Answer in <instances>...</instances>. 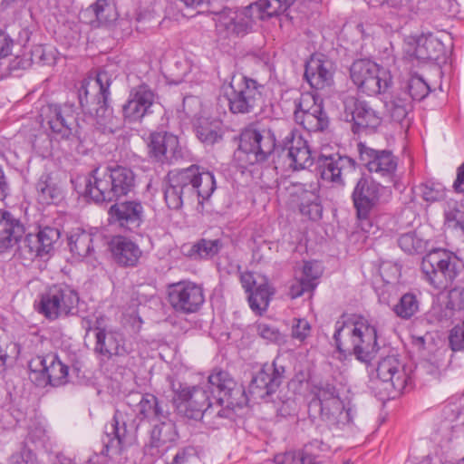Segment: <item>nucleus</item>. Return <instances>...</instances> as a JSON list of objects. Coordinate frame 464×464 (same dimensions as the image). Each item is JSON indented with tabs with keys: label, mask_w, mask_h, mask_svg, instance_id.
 Wrapping results in <instances>:
<instances>
[{
	"label": "nucleus",
	"mask_w": 464,
	"mask_h": 464,
	"mask_svg": "<svg viewBox=\"0 0 464 464\" xmlns=\"http://www.w3.org/2000/svg\"><path fill=\"white\" fill-rule=\"evenodd\" d=\"M137 413L142 419L158 420L167 419V414L160 405L158 398L151 393L140 396L137 404Z\"/></svg>",
	"instance_id": "obj_41"
},
{
	"label": "nucleus",
	"mask_w": 464,
	"mask_h": 464,
	"mask_svg": "<svg viewBox=\"0 0 464 464\" xmlns=\"http://www.w3.org/2000/svg\"><path fill=\"white\" fill-rule=\"evenodd\" d=\"M394 314L401 319H410L419 311V301L412 293L404 294L392 308Z\"/></svg>",
	"instance_id": "obj_46"
},
{
	"label": "nucleus",
	"mask_w": 464,
	"mask_h": 464,
	"mask_svg": "<svg viewBox=\"0 0 464 464\" xmlns=\"http://www.w3.org/2000/svg\"><path fill=\"white\" fill-rule=\"evenodd\" d=\"M258 335L267 342L281 345L285 343V335L275 325L260 322L256 324Z\"/></svg>",
	"instance_id": "obj_50"
},
{
	"label": "nucleus",
	"mask_w": 464,
	"mask_h": 464,
	"mask_svg": "<svg viewBox=\"0 0 464 464\" xmlns=\"http://www.w3.org/2000/svg\"><path fill=\"white\" fill-rule=\"evenodd\" d=\"M452 187L455 192L464 193V162L457 169V177Z\"/></svg>",
	"instance_id": "obj_64"
},
{
	"label": "nucleus",
	"mask_w": 464,
	"mask_h": 464,
	"mask_svg": "<svg viewBox=\"0 0 464 464\" xmlns=\"http://www.w3.org/2000/svg\"><path fill=\"white\" fill-rule=\"evenodd\" d=\"M175 68L177 72H173V82L175 84H179L186 80V77L191 70V65L187 60L177 61L175 63Z\"/></svg>",
	"instance_id": "obj_60"
},
{
	"label": "nucleus",
	"mask_w": 464,
	"mask_h": 464,
	"mask_svg": "<svg viewBox=\"0 0 464 464\" xmlns=\"http://www.w3.org/2000/svg\"><path fill=\"white\" fill-rule=\"evenodd\" d=\"M253 7L255 4L244 8L224 7L219 11L211 10L218 34L227 38L247 34L253 23Z\"/></svg>",
	"instance_id": "obj_15"
},
{
	"label": "nucleus",
	"mask_w": 464,
	"mask_h": 464,
	"mask_svg": "<svg viewBox=\"0 0 464 464\" xmlns=\"http://www.w3.org/2000/svg\"><path fill=\"white\" fill-rule=\"evenodd\" d=\"M170 385L174 392L173 404L178 412L188 419L198 420L210 400L209 392L203 386H189L174 381Z\"/></svg>",
	"instance_id": "obj_11"
},
{
	"label": "nucleus",
	"mask_w": 464,
	"mask_h": 464,
	"mask_svg": "<svg viewBox=\"0 0 464 464\" xmlns=\"http://www.w3.org/2000/svg\"><path fill=\"white\" fill-rule=\"evenodd\" d=\"M420 197L427 203L440 201L446 197V188L440 182L428 180L417 187Z\"/></svg>",
	"instance_id": "obj_45"
},
{
	"label": "nucleus",
	"mask_w": 464,
	"mask_h": 464,
	"mask_svg": "<svg viewBox=\"0 0 464 464\" xmlns=\"http://www.w3.org/2000/svg\"><path fill=\"white\" fill-rule=\"evenodd\" d=\"M208 382L217 389L221 401H228L230 404L239 406H245L247 403L244 385L237 382L227 371L213 370L208 378Z\"/></svg>",
	"instance_id": "obj_22"
},
{
	"label": "nucleus",
	"mask_w": 464,
	"mask_h": 464,
	"mask_svg": "<svg viewBox=\"0 0 464 464\" xmlns=\"http://www.w3.org/2000/svg\"><path fill=\"white\" fill-rule=\"evenodd\" d=\"M13 40L4 32L0 31V59L7 57L12 51Z\"/></svg>",
	"instance_id": "obj_62"
},
{
	"label": "nucleus",
	"mask_w": 464,
	"mask_h": 464,
	"mask_svg": "<svg viewBox=\"0 0 464 464\" xmlns=\"http://www.w3.org/2000/svg\"><path fill=\"white\" fill-rule=\"evenodd\" d=\"M168 295L171 307L185 314L198 312L205 302L203 287L191 281H179L170 285Z\"/></svg>",
	"instance_id": "obj_17"
},
{
	"label": "nucleus",
	"mask_w": 464,
	"mask_h": 464,
	"mask_svg": "<svg viewBox=\"0 0 464 464\" xmlns=\"http://www.w3.org/2000/svg\"><path fill=\"white\" fill-rule=\"evenodd\" d=\"M316 286V283L300 279L292 284L289 290L291 298L295 299L302 296L305 292L313 291Z\"/></svg>",
	"instance_id": "obj_56"
},
{
	"label": "nucleus",
	"mask_w": 464,
	"mask_h": 464,
	"mask_svg": "<svg viewBox=\"0 0 464 464\" xmlns=\"http://www.w3.org/2000/svg\"><path fill=\"white\" fill-rule=\"evenodd\" d=\"M222 244L219 239H199L195 243H188L181 246V253L192 259H208L216 256L221 249Z\"/></svg>",
	"instance_id": "obj_35"
},
{
	"label": "nucleus",
	"mask_w": 464,
	"mask_h": 464,
	"mask_svg": "<svg viewBox=\"0 0 464 464\" xmlns=\"http://www.w3.org/2000/svg\"><path fill=\"white\" fill-rule=\"evenodd\" d=\"M79 301L78 292L71 285L53 284L38 295L34 306L45 319L55 321L77 314Z\"/></svg>",
	"instance_id": "obj_6"
},
{
	"label": "nucleus",
	"mask_w": 464,
	"mask_h": 464,
	"mask_svg": "<svg viewBox=\"0 0 464 464\" xmlns=\"http://www.w3.org/2000/svg\"><path fill=\"white\" fill-rule=\"evenodd\" d=\"M334 339L341 353L353 352L356 359L371 362L379 351L376 326L364 317L342 319L335 323Z\"/></svg>",
	"instance_id": "obj_4"
},
{
	"label": "nucleus",
	"mask_w": 464,
	"mask_h": 464,
	"mask_svg": "<svg viewBox=\"0 0 464 464\" xmlns=\"http://www.w3.org/2000/svg\"><path fill=\"white\" fill-rule=\"evenodd\" d=\"M217 188L212 172L197 165L171 170L164 180V198L170 209H179L184 202L197 199L199 204L210 198Z\"/></svg>",
	"instance_id": "obj_2"
},
{
	"label": "nucleus",
	"mask_w": 464,
	"mask_h": 464,
	"mask_svg": "<svg viewBox=\"0 0 464 464\" xmlns=\"http://www.w3.org/2000/svg\"><path fill=\"white\" fill-rule=\"evenodd\" d=\"M294 117L297 124L309 132L323 131L329 126V119L322 102L310 93H302L295 100Z\"/></svg>",
	"instance_id": "obj_16"
},
{
	"label": "nucleus",
	"mask_w": 464,
	"mask_h": 464,
	"mask_svg": "<svg viewBox=\"0 0 464 464\" xmlns=\"http://www.w3.org/2000/svg\"><path fill=\"white\" fill-rule=\"evenodd\" d=\"M109 216L113 223L133 231L142 224L144 209L140 201L126 200L113 204L109 209Z\"/></svg>",
	"instance_id": "obj_27"
},
{
	"label": "nucleus",
	"mask_w": 464,
	"mask_h": 464,
	"mask_svg": "<svg viewBox=\"0 0 464 464\" xmlns=\"http://www.w3.org/2000/svg\"><path fill=\"white\" fill-rule=\"evenodd\" d=\"M43 121L48 126L51 136L58 140L80 137V126L74 105L49 104L44 111Z\"/></svg>",
	"instance_id": "obj_9"
},
{
	"label": "nucleus",
	"mask_w": 464,
	"mask_h": 464,
	"mask_svg": "<svg viewBox=\"0 0 464 464\" xmlns=\"http://www.w3.org/2000/svg\"><path fill=\"white\" fill-rule=\"evenodd\" d=\"M101 237L86 231L72 234L69 238L71 252L79 258L95 266L98 260L95 251V243Z\"/></svg>",
	"instance_id": "obj_32"
},
{
	"label": "nucleus",
	"mask_w": 464,
	"mask_h": 464,
	"mask_svg": "<svg viewBox=\"0 0 464 464\" xmlns=\"http://www.w3.org/2000/svg\"><path fill=\"white\" fill-rule=\"evenodd\" d=\"M318 164L322 179L336 187L344 186L346 176L355 169L354 160L339 154L322 156Z\"/></svg>",
	"instance_id": "obj_24"
},
{
	"label": "nucleus",
	"mask_w": 464,
	"mask_h": 464,
	"mask_svg": "<svg viewBox=\"0 0 464 464\" xmlns=\"http://www.w3.org/2000/svg\"><path fill=\"white\" fill-rule=\"evenodd\" d=\"M24 226L11 212L0 209V249L15 245L24 234Z\"/></svg>",
	"instance_id": "obj_34"
},
{
	"label": "nucleus",
	"mask_w": 464,
	"mask_h": 464,
	"mask_svg": "<svg viewBox=\"0 0 464 464\" xmlns=\"http://www.w3.org/2000/svg\"><path fill=\"white\" fill-rule=\"evenodd\" d=\"M272 295L273 292L266 283L256 285L248 294V303L250 308L255 312L266 310Z\"/></svg>",
	"instance_id": "obj_43"
},
{
	"label": "nucleus",
	"mask_w": 464,
	"mask_h": 464,
	"mask_svg": "<svg viewBox=\"0 0 464 464\" xmlns=\"http://www.w3.org/2000/svg\"><path fill=\"white\" fill-rule=\"evenodd\" d=\"M350 76L357 89L368 96L384 94L393 84L389 69L367 59L354 61Z\"/></svg>",
	"instance_id": "obj_8"
},
{
	"label": "nucleus",
	"mask_w": 464,
	"mask_h": 464,
	"mask_svg": "<svg viewBox=\"0 0 464 464\" xmlns=\"http://www.w3.org/2000/svg\"><path fill=\"white\" fill-rule=\"evenodd\" d=\"M159 424H155L150 431V441L152 443L165 444L172 440V424L167 423L163 420Z\"/></svg>",
	"instance_id": "obj_51"
},
{
	"label": "nucleus",
	"mask_w": 464,
	"mask_h": 464,
	"mask_svg": "<svg viewBox=\"0 0 464 464\" xmlns=\"http://www.w3.org/2000/svg\"><path fill=\"white\" fill-rule=\"evenodd\" d=\"M109 248L116 263L121 266H135L141 256L139 246L122 236L113 237L109 242Z\"/></svg>",
	"instance_id": "obj_31"
},
{
	"label": "nucleus",
	"mask_w": 464,
	"mask_h": 464,
	"mask_svg": "<svg viewBox=\"0 0 464 464\" xmlns=\"http://www.w3.org/2000/svg\"><path fill=\"white\" fill-rule=\"evenodd\" d=\"M30 378L37 386H61L68 381L69 368L55 353L38 355L29 362Z\"/></svg>",
	"instance_id": "obj_13"
},
{
	"label": "nucleus",
	"mask_w": 464,
	"mask_h": 464,
	"mask_svg": "<svg viewBox=\"0 0 464 464\" xmlns=\"http://www.w3.org/2000/svg\"><path fill=\"white\" fill-rule=\"evenodd\" d=\"M136 425L128 414L116 411L109 427H106V440H103L102 455L111 459L121 455L123 450L131 445L135 440Z\"/></svg>",
	"instance_id": "obj_12"
},
{
	"label": "nucleus",
	"mask_w": 464,
	"mask_h": 464,
	"mask_svg": "<svg viewBox=\"0 0 464 464\" xmlns=\"http://www.w3.org/2000/svg\"><path fill=\"white\" fill-rule=\"evenodd\" d=\"M216 401L214 403L208 401V406L203 409V415L198 417V420H201L206 426L211 429H218V422L216 421Z\"/></svg>",
	"instance_id": "obj_59"
},
{
	"label": "nucleus",
	"mask_w": 464,
	"mask_h": 464,
	"mask_svg": "<svg viewBox=\"0 0 464 464\" xmlns=\"http://www.w3.org/2000/svg\"><path fill=\"white\" fill-rule=\"evenodd\" d=\"M381 187L378 183L362 177L356 183L352 198L359 219H367L380 198Z\"/></svg>",
	"instance_id": "obj_25"
},
{
	"label": "nucleus",
	"mask_w": 464,
	"mask_h": 464,
	"mask_svg": "<svg viewBox=\"0 0 464 464\" xmlns=\"http://www.w3.org/2000/svg\"><path fill=\"white\" fill-rule=\"evenodd\" d=\"M317 442L306 444L300 450H290L275 457V464H319Z\"/></svg>",
	"instance_id": "obj_38"
},
{
	"label": "nucleus",
	"mask_w": 464,
	"mask_h": 464,
	"mask_svg": "<svg viewBox=\"0 0 464 464\" xmlns=\"http://www.w3.org/2000/svg\"><path fill=\"white\" fill-rule=\"evenodd\" d=\"M346 114H351L352 121L359 128L377 129L382 121V114L369 102L347 98L344 102Z\"/></svg>",
	"instance_id": "obj_28"
},
{
	"label": "nucleus",
	"mask_w": 464,
	"mask_h": 464,
	"mask_svg": "<svg viewBox=\"0 0 464 464\" xmlns=\"http://www.w3.org/2000/svg\"><path fill=\"white\" fill-rule=\"evenodd\" d=\"M93 331L95 333L94 353L101 362L130 353L131 348L127 345L124 335L120 331L108 330L101 326H94Z\"/></svg>",
	"instance_id": "obj_20"
},
{
	"label": "nucleus",
	"mask_w": 464,
	"mask_h": 464,
	"mask_svg": "<svg viewBox=\"0 0 464 464\" xmlns=\"http://www.w3.org/2000/svg\"><path fill=\"white\" fill-rule=\"evenodd\" d=\"M279 125L285 127L287 134L283 140V150H286L289 167L294 170L305 169L314 164V157L308 142L285 121H274L270 125L252 124L241 134V144L237 159L243 168L266 162L276 147L277 136H281Z\"/></svg>",
	"instance_id": "obj_1"
},
{
	"label": "nucleus",
	"mask_w": 464,
	"mask_h": 464,
	"mask_svg": "<svg viewBox=\"0 0 464 464\" xmlns=\"http://www.w3.org/2000/svg\"><path fill=\"white\" fill-rule=\"evenodd\" d=\"M37 199L42 204H58L63 198L62 188L49 173H43L36 182Z\"/></svg>",
	"instance_id": "obj_37"
},
{
	"label": "nucleus",
	"mask_w": 464,
	"mask_h": 464,
	"mask_svg": "<svg viewBox=\"0 0 464 464\" xmlns=\"http://www.w3.org/2000/svg\"><path fill=\"white\" fill-rule=\"evenodd\" d=\"M448 306L452 310H464V287L457 286L450 291Z\"/></svg>",
	"instance_id": "obj_58"
},
{
	"label": "nucleus",
	"mask_w": 464,
	"mask_h": 464,
	"mask_svg": "<svg viewBox=\"0 0 464 464\" xmlns=\"http://www.w3.org/2000/svg\"><path fill=\"white\" fill-rule=\"evenodd\" d=\"M311 325L304 318H294L291 326V336L293 339L304 343L311 334Z\"/></svg>",
	"instance_id": "obj_53"
},
{
	"label": "nucleus",
	"mask_w": 464,
	"mask_h": 464,
	"mask_svg": "<svg viewBox=\"0 0 464 464\" xmlns=\"http://www.w3.org/2000/svg\"><path fill=\"white\" fill-rule=\"evenodd\" d=\"M243 406L232 405L228 401H221L220 398L216 401V421L218 422V428L224 424L226 420H232L235 416V409Z\"/></svg>",
	"instance_id": "obj_52"
},
{
	"label": "nucleus",
	"mask_w": 464,
	"mask_h": 464,
	"mask_svg": "<svg viewBox=\"0 0 464 464\" xmlns=\"http://www.w3.org/2000/svg\"><path fill=\"white\" fill-rule=\"evenodd\" d=\"M240 283L247 294L256 286L254 275L250 272H243L240 274Z\"/></svg>",
	"instance_id": "obj_63"
},
{
	"label": "nucleus",
	"mask_w": 464,
	"mask_h": 464,
	"mask_svg": "<svg viewBox=\"0 0 464 464\" xmlns=\"http://www.w3.org/2000/svg\"><path fill=\"white\" fill-rule=\"evenodd\" d=\"M148 143L149 156L160 164H172L182 157L177 136L168 132H153Z\"/></svg>",
	"instance_id": "obj_23"
},
{
	"label": "nucleus",
	"mask_w": 464,
	"mask_h": 464,
	"mask_svg": "<svg viewBox=\"0 0 464 464\" xmlns=\"http://www.w3.org/2000/svg\"><path fill=\"white\" fill-rule=\"evenodd\" d=\"M111 7L107 0H97L86 9L84 14L94 16L95 20L91 19L90 24L92 26H100L111 20Z\"/></svg>",
	"instance_id": "obj_48"
},
{
	"label": "nucleus",
	"mask_w": 464,
	"mask_h": 464,
	"mask_svg": "<svg viewBox=\"0 0 464 464\" xmlns=\"http://www.w3.org/2000/svg\"><path fill=\"white\" fill-rule=\"evenodd\" d=\"M111 77L106 71H100L92 79H84L78 89V99L82 109L92 119V125L102 134H113L119 129L108 105Z\"/></svg>",
	"instance_id": "obj_3"
},
{
	"label": "nucleus",
	"mask_w": 464,
	"mask_h": 464,
	"mask_svg": "<svg viewBox=\"0 0 464 464\" xmlns=\"http://www.w3.org/2000/svg\"><path fill=\"white\" fill-rule=\"evenodd\" d=\"M334 72L331 61L313 55L305 64L304 76L312 88L324 90L334 84Z\"/></svg>",
	"instance_id": "obj_29"
},
{
	"label": "nucleus",
	"mask_w": 464,
	"mask_h": 464,
	"mask_svg": "<svg viewBox=\"0 0 464 464\" xmlns=\"http://www.w3.org/2000/svg\"><path fill=\"white\" fill-rule=\"evenodd\" d=\"M360 160L369 172L383 179L386 182L400 189L397 175L398 158L389 150H374L360 142L357 145Z\"/></svg>",
	"instance_id": "obj_10"
},
{
	"label": "nucleus",
	"mask_w": 464,
	"mask_h": 464,
	"mask_svg": "<svg viewBox=\"0 0 464 464\" xmlns=\"http://www.w3.org/2000/svg\"><path fill=\"white\" fill-rule=\"evenodd\" d=\"M316 390V400L311 404L319 406L324 420L332 424H346L353 421V410L345 409L334 384H321Z\"/></svg>",
	"instance_id": "obj_14"
},
{
	"label": "nucleus",
	"mask_w": 464,
	"mask_h": 464,
	"mask_svg": "<svg viewBox=\"0 0 464 464\" xmlns=\"http://www.w3.org/2000/svg\"><path fill=\"white\" fill-rule=\"evenodd\" d=\"M265 86L244 75L233 76L231 82L222 88L219 102H227L233 114H247L260 109L263 104Z\"/></svg>",
	"instance_id": "obj_7"
},
{
	"label": "nucleus",
	"mask_w": 464,
	"mask_h": 464,
	"mask_svg": "<svg viewBox=\"0 0 464 464\" xmlns=\"http://www.w3.org/2000/svg\"><path fill=\"white\" fill-rule=\"evenodd\" d=\"M296 0H258L255 7L260 11V18L273 17L285 12Z\"/></svg>",
	"instance_id": "obj_44"
},
{
	"label": "nucleus",
	"mask_w": 464,
	"mask_h": 464,
	"mask_svg": "<svg viewBox=\"0 0 464 464\" xmlns=\"http://www.w3.org/2000/svg\"><path fill=\"white\" fill-rule=\"evenodd\" d=\"M200 461L199 451L192 446L179 450L173 458L172 464H194Z\"/></svg>",
	"instance_id": "obj_54"
},
{
	"label": "nucleus",
	"mask_w": 464,
	"mask_h": 464,
	"mask_svg": "<svg viewBox=\"0 0 464 464\" xmlns=\"http://www.w3.org/2000/svg\"><path fill=\"white\" fill-rule=\"evenodd\" d=\"M428 240L418 237L416 232L402 234L398 238L399 246L408 254L422 253L428 246Z\"/></svg>",
	"instance_id": "obj_47"
},
{
	"label": "nucleus",
	"mask_w": 464,
	"mask_h": 464,
	"mask_svg": "<svg viewBox=\"0 0 464 464\" xmlns=\"http://www.w3.org/2000/svg\"><path fill=\"white\" fill-rule=\"evenodd\" d=\"M430 88L428 83L420 75H412L408 82V97L412 100L421 101L430 92Z\"/></svg>",
	"instance_id": "obj_49"
},
{
	"label": "nucleus",
	"mask_w": 464,
	"mask_h": 464,
	"mask_svg": "<svg viewBox=\"0 0 464 464\" xmlns=\"http://www.w3.org/2000/svg\"><path fill=\"white\" fill-rule=\"evenodd\" d=\"M155 102V93L145 83L131 88L126 102L122 105V116L125 121H140L144 116L151 113Z\"/></svg>",
	"instance_id": "obj_21"
},
{
	"label": "nucleus",
	"mask_w": 464,
	"mask_h": 464,
	"mask_svg": "<svg viewBox=\"0 0 464 464\" xmlns=\"http://www.w3.org/2000/svg\"><path fill=\"white\" fill-rule=\"evenodd\" d=\"M284 373L285 368L278 366L276 362L266 364L251 381L250 392L259 398L275 393L284 380Z\"/></svg>",
	"instance_id": "obj_26"
},
{
	"label": "nucleus",
	"mask_w": 464,
	"mask_h": 464,
	"mask_svg": "<svg viewBox=\"0 0 464 464\" xmlns=\"http://www.w3.org/2000/svg\"><path fill=\"white\" fill-rule=\"evenodd\" d=\"M443 248H435L427 253L420 265L424 279L434 288L440 284V274L441 270Z\"/></svg>",
	"instance_id": "obj_39"
},
{
	"label": "nucleus",
	"mask_w": 464,
	"mask_h": 464,
	"mask_svg": "<svg viewBox=\"0 0 464 464\" xmlns=\"http://www.w3.org/2000/svg\"><path fill=\"white\" fill-rule=\"evenodd\" d=\"M449 343L452 351H464V320L450 330Z\"/></svg>",
	"instance_id": "obj_55"
},
{
	"label": "nucleus",
	"mask_w": 464,
	"mask_h": 464,
	"mask_svg": "<svg viewBox=\"0 0 464 464\" xmlns=\"http://www.w3.org/2000/svg\"><path fill=\"white\" fill-rule=\"evenodd\" d=\"M135 187V174L130 168L115 165L98 167L86 179L85 197L100 204L127 196Z\"/></svg>",
	"instance_id": "obj_5"
},
{
	"label": "nucleus",
	"mask_w": 464,
	"mask_h": 464,
	"mask_svg": "<svg viewBox=\"0 0 464 464\" xmlns=\"http://www.w3.org/2000/svg\"><path fill=\"white\" fill-rule=\"evenodd\" d=\"M35 460V454L25 445L21 448L18 455L13 456L14 464H33Z\"/></svg>",
	"instance_id": "obj_61"
},
{
	"label": "nucleus",
	"mask_w": 464,
	"mask_h": 464,
	"mask_svg": "<svg viewBox=\"0 0 464 464\" xmlns=\"http://www.w3.org/2000/svg\"><path fill=\"white\" fill-rule=\"evenodd\" d=\"M377 376L385 385L388 396L395 398L407 387L411 378L405 365L395 356L382 359L376 369Z\"/></svg>",
	"instance_id": "obj_19"
},
{
	"label": "nucleus",
	"mask_w": 464,
	"mask_h": 464,
	"mask_svg": "<svg viewBox=\"0 0 464 464\" xmlns=\"http://www.w3.org/2000/svg\"><path fill=\"white\" fill-rule=\"evenodd\" d=\"M385 114L391 121L402 125L413 110V105L407 92H394L383 97Z\"/></svg>",
	"instance_id": "obj_33"
},
{
	"label": "nucleus",
	"mask_w": 464,
	"mask_h": 464,
	"mask_svg": "<svg viewBox=\"0 0 464 464\" xmlns=\"http://www.w3.org/2000/svg\"><path fill=\"white\" fill-rule=\"evenodd\" d=\"M60 238V230L53 227L40 228L36 234H27L24 239V247L29 253L36 257H43L50 254L54 244Z\"/></svg>",
	"instance_id": "obj_30"
},
{
	"label": "nucleus",
	"mask_w": 464,
	"mask_h": 464,
	"mask_svg": "<svg viewBox=\"0 0 464 464\" xmlns=\"http://www.w3.org/2000/svg\"><path fill=\"white\" fill-rule=\"evenodd\" d=\"M442 259L440 274V284L436 285V289H444L451 285L464 266L462 261L455 253L444 248Z\"/></svg>",
	"instance_id": "obj_36"
},
{
	"label": "nucleus",
	"mask_w": 464,
	"mask_h": 464,
	"mask_svg": "<svg viewBox=\"0 0 464 464\" xmlns=\"http://www.w3.org/2000/svg\"><path fill=\"white\" fill-rule=\"evenodd\" d=\"M289 195L293 203L298 206L303 216L311 220H319L323 216V206L319 195V185L315 182L291 183Z\"/></svg>",
	"instance_id": "obj_18"
},
{
	"label": "nucleus",
	"mask_w": 464,
	"mask_h": 464,
	"mask_svg": "<svg viewBox=\"0 0 464 464\" xmlns=\"http://www.w3.org/2000/svg\"><path fill=\"white\" fill-rule=\"evenodd\" d=\"M196 135L198 139L206 146H213L223 140L224 130L220 121L200 122L196 127Z\"/></svg>",
	"instance_id": "obj_42"
},
{
	"label": "nucleus",
	"mask_w": 464,
	"mask_h": 464,
	"mask_svg": "<svg viewBox=\"0 0 464 464\" xmlns=\"http://www.w3.org/2000/svg\"><path fill=\"white\" fill-rule=\"evenodd\" d=\"M444 46L435 36H422L418 39L414 54L421 61H437L443 53Z\"/></svg>",
	"instance_id": "obj_40"
},
{
	"label": "nucleus",
	"mask_w": 464,
	"mask_h": 464,
	"mask_svg": "<svg viewBox=\"0 0 464 464\" xmlns=\"http://www.w3.org/2000/svg\"><path fill=\"white\" fill-rule=\"evenodd\" d=\"M168 449V445L149 441L144 447V455L146 458H150V459H148L147 461L156 462L165 454Z\"/></svg>",
	"instance_id": "obj_57"
}]
</instances>
